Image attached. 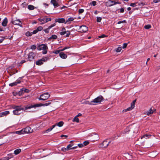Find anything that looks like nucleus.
<instances>
[{
	"instance_id": "obj_1",
	"label": "nucleus",
	"mask_w": 160,
	"mask_h": 160,
	"mask_svg": "<svg viewBox=\"0 0 160 160\" xmlns=\"http://www.w3.org/2000/svg\"><path fill=\"white\" fill-rule=\"evenodd\" d=\"M26 107H25L24 108H22L21 106H15L12 108L14 109L13 111V113L15 115H19L21 113L22 111L26 110L25 109V108Z\"/></svg>"
},
{
	"instance_id": "obj_2",
	"label": "nucleus",
	"mask_w": 160,
	"mask_h": 160,
	"mask_svg": "<svg viewBox=\"0 0 160 160\" xmlns=\"http://www.w3.org/2000/svg\"><path fill=\"white\" fill-rule=\"evenodd\" d=\"M50 102H48L44 104H37L35 105H28L25 108V109H30L32 108H35L37 107H40L42 106H46L49 105L50 104Z\"/></svg>"
},
{
	"instance_id": "obj_3",
	"label": "nucleus",
	"mask_w": 160,
	"mask_h": 160,
	"mask_svg": "<svg viewBox=\"0 0 160 160\" xmlns=\"http://www.w3.org/2000/svg\"><path fill=\"white\" fill-rule=\"evenodd\" d=\"M104 100V99L102 96L100 95L92 101L91 103H92L93 105L99 104L103 101Z\"/></svg>"
},
{
	"instance_id": "obj_4",
	"label": "nucleus",
	"mask_w": 160,
	"mask_h": 160,
	"mask_svg": "<svg viewBox=\"0 0 160 160\" xmlns=\"http://www.w3.org/2000/svg\"><path fill=\"white\" fill-rule=\"evenodd\" d=\"M50 97V95L48 92H46L42 94L40 96L39 100H45L48 99Z\"/></svg>"
},
{
	"instance_id": "obj_5",
	"label": "nucleus",
	"mask_w": 160,
	"mask_h": 160,
	"mask_svg": "<svg viewBox=\"0 0 160 160\" xmlns=\"http://www.w3.org/2000/svg\"><path fill=\"white\" fill-rule=\"evenodd\" d=\"M38 48L40 50H43L42 53L46 54L47 52V50L48 49V47L45 44H42L39 46Z\"/></svg>"
},
{
	"instance_id": "obj_6",
	"label": "nucleus",
	"mask_w": 160,
	"mask_h": 160,
	"mask_svg": "<svg viewBox=\"0 0 160 160\" xmlns=\"http://www.w3.org/2000/svg\"><path fill=\"white\" fill-rule=\"evenodd\" d=\"M11 23L15 25H17L20 26L21 27H22V23L19 19H17L15 20H12L11 21Z\"/></svg>"
},
{
	"instance_id": "obj_7",
	"label": "nucleus",
	"mask_w": 160,
	"mask_h": 160,
	"mask_svg": "<svg viewBox=\"0 0 160 160\" xmlns=\"http://www.w3.org/2000/svg\"><path fill=\"white\" fill-rule=\"evenodd\" d=\"M48 58H42L41 59L38 60L36 62V65H40L43 63V62L47 61Z\"/></svg>"
},
{
	"instance_id": "obj_8",
	"label": "nucleus",
	"mask_w": 160,
	"mask_h": 160,
	"mask_svg": "<svg viewBox=\"0 0 160 160\" xmlns=\"http://www.w3.org/2000/svg\"><path fill=\"white\" fill-rule=\"evenodd\" d=\"M155 111L156 110L155 109H152V108H151L148 111L145 112L144 114L148 116H150L153 113H154Z\"/></svg>"
},
{
	"instance_id": "obj_9",
	"label": "nucleus",
	"mask_w": 160,
	"mask_h": 160,
	"mask_svg": "<svg viewBox=\"0 0 160 160\" xmlns=\"http://www.w3.org/2000/svg\"><path fill=\"white\" fill-rule=\"evenodd\" d=\"M21 78H19L18 79H17L14 82L10 83L9 84V85L11 87L16 86L17 84L21 82Z\"/></svg>"
},
{
	"instance_id": "obj_10",
	"label": "nucleus",
	"mask_w": 160,
	"mask_h": 160,
	"mask_svg": "<svg viewBox=\"0 0 160 160\" xmlns=\"http://www.w3.org/2000/svg\"><path fill=\"white\" fill-rule=\"evenodd\" d=\"M110 142V141H108V140H105L101 144V146L104 148H106L108 146Z\"/></svg>"
},
{
	"instance_id": "obj_11",
	"label": "nucleus",
	"mask_w": 160,
	"mask_h": 160,
	"mask_svg": "<svg viewBox=\"0 0 160 160\" xmlns=\"http://www.w3.org/2000/svg\"><path fill=\"white\" fill-rule=\"evenodd\" d=\"M35 55V54L33 52H31L29 53L28 57L29 60L30 61H32L34 59V58Z\"/></svg>"
},
{
	"instance_id": "obj_12",
	"label": "nucleus",
	"mask_w": 160,
	"mask_h": 160,
	"mask_svg": "<svg viewBox=\"0 0 160 160\" xmlns=\"http://www.w3.org/2000/svg\"><path fill=\"white\" fill-rule=\"evenodd\" d=\"M24 133H31L32 132L33 130L30 127H27L23 129Z\"/></svg>"
},
{
	"instance_id": "obj_13",
	"label": "nucleus",
	"mask_w": 160,
	"mask_h": 160,
	"mask_svg": "<svg viewBox=\"0 0 160 160\" xmlns=\"http://www.w3.org/2000/svg\"><path fill=\"white\" fill-rule=\"evenodd\" d=\"M114 1L111 0H108V1L106 2V5L107 7H111L114 5Z\"/></svg>"
},
{
	"instance_id": "obj_14",
	"label": "nucleus",
	"mask_w": 160,
	"mask_h": 160,
	"mask_svg": "<svg viewBox=\"0 0 160 160\" xmlns=\"http://www.w3.org/2000/svg\"><path fill=\"white\" fill-rule=\"evenodd\" d=\"M56 22H58L59 23H65V20L64 18H58L55 19Z\"/></svg>"
},
{
	"instance_id": "obj_15",
	"label": "nucleus",
	"mask_w": 160,
	"mask_h": 160,
	"mask_svg": "<svg viewBox=\"0 0 160 160\" xmlns=\"http://www.w3.org/2000/svg\"><path fill=\"white\" fill-rule=\"evenodd\" d=\"M80 29L81 31L85 32L88 30V28L85 25H82L80 27Z\"/></svg>"
},
{
	"instance_id": "obj_16",
	"label": "nucleus",
	"mask_w": 160,
	"mask_h": 160,
	"mask_svg": "<svg viewBox=\"0 0 160 160\" xmlns=\"http://www.w3.org/2000/svg\"><path fill=\"white\" fill-rule=\"evenodd\" d=\"M74 19L75 18L73 17L69 18L65 21V24H70L72 21L74 20Z\"/></svg>"
},
{
	"instance_id": "obj_17",
	"label": "nucleus",
	"mask_w": 160,
	"mask_h": 160,
	"mask_svg": "<svg viewBox=\"0 0 160 160\" xmlns=\"http://www.w3.org/2000/svg\"><path fill=\"white\" fill-rule=\"evenodd\" d=\"M29 92V90L25 88H22L20 89V91L19 92V94H23L24 92Z\"/></svg>"
},
{
	"instance_id": "obj_18",
	"label": "nucleus",
	"mask_w": 160,
	"mask_h": 160,
	"mask_svg": "<svg viewBox=\"0 0 160 160\" xmlns=\"http://www.w3.org/2000/svg\"><path fill=\"white\" fill-rule=\"evenodd\" d=\"M50 2L53 5L55 8L59 6L58 4L55 0H51Z\"/></svg>"
},
{
	"instance_id": "obj_19",
	"label": "nucleus",
	"mask_w": 160,
	"mask_h": 160,
	"mask_svg": "<svg viewBox=\"0 0 160 160\" xmlns=\"http://www.w3.org/2000/svg\"><path fill=\"white\" fill-rule=\"evenodd\" d=\"M60 57L62 59H66L67 58V55L63 52L59 53Z\"/></svg>"
},
{
	"instance_id": "obj_20",
	"label": "nucleus",
	"mask_w": 160,
	"mask_h": 160,
	"mask_svg": "<svg viewBox=\"0 0 160 160\" xmlns=\"http://www.w3.org/2000/svg\"><path fill=\"white\" fill-rule=\"evenodd\" d=\"M8 23V20L6 18H5L3 20V22H2V25L4 27H5L7 26Z\"/></svg>"
},
{
	"instance_id": "obj_21",
	"label": "nucleus",
	"mask_w": 160,
	"mask_h": 160,
	"mask_svg": "<svg viewBox=\"0 0 160 160\" xmlns=\"http://www.w3.org/2000/svg\"><path fill=\"white\" fill-rule=\"evenodd\" d=\"M134 107H133V105H131L130 107H129L128 108L126 109H125L123 110V112H126L127 111H130L132 110L133 108H134Z\"/></svg>"
},
{
	"instance_id": "obj_22",
	"label": "nucleus",
	"mask_w": 160,
	"mask_h": 160,
	"mask_svg": "<svg viewBox=\"0 0 160 160\" xmlns=\"http://www.w3.org/2000/svg\"><path fill=\"white\" fill-rule=\"evenodd\" d=\"M9 113V112L8 111H6L5 112H1V114L2 117L4 116L5 115L8 114Z\"/></svg>"
},
{
	"instance_id": "obj_23",
	"label": "nucleus",
	"mask_w": 160,
	"mask_h": 160,
	"mask_svg": "<svg viewBox=\"0 0 160 160\" xmlns=\"http://www.w3.org/2000/svg\"><path fill=\"white\" fill-rule=\"evenodd\" d=\"M57 38V36L55 35H52L50 37L48 38V40L55 39Z\"/></svg>"
},
{
	"instance_id": "obj_24",
	"label": "nucleus",
	"mask_w": 160,
	"mask_h": 160,
	"mask_svg": "<svg viewBox=\"0 0 160 160\" xmlns=\"http://www.w3.org/2000/svg\"><path fill=\"white\" fill-rule=\"evenodd\" d=\"M94 140L97 141L99 139V137L98 135L97 134H95L93 136Z\"/></svg>"
},
{
	"instance_id": "obj_25",
	"label": "nucleus",
	"mask_w": 160,
	"mask_h": 160,
	"mask_svg": "<svg viewBox=\"0 0 160 160\" xmlns=\"http://www.w3.org/2000/svg\"><path fill=\"white\" fill-rule=\"evenodd\" d=\"M24 132L23 131V129H22L20 131H17L15 132V133L16 134H18L19 135H20V134H23L24 133Z\"/></svg>"
},
{
	"instance_id": "obj_26",
	"label": "nucleus",
	"mask_w": 160,
	"mask_h": 160,
	"mask_svg": "<svg viewBox=\"0 0 160 160\" xmlns=\"http://www.w3.org/2000/svg\"><path fill=\"white\" fill-rule=\"evenodd\" d=\"M84 102H82V103H84L86 104H89V105H93L92 103H91V101L90 102L89 101H85V100H84Z\"/></svg>"
},
{
	"instance_id": "obj_27",
	"label": "nucleus",
	"mask_w": 160,
	"mask_h": 160,
	"mask_svg": "<svg viewBox=\"0 0 160 160\" xmlns=\"http://www.w3.org/2000/svg\"><path fill=\"white\" fill-rule=\"evenodd\" d=\"M21 149H18L14 151V153L15 155H17L21 152Z\"/></svg>"
},
{
	"instance_id": "obj_28",
	"label": "nucleus",
	"mask_w": 160,
	"mask_h": 160,
	"mask_svg": "<svg viewBox=\"0 0 160 160\" xmlns=\"http://www.w3.org/2000/svg\"><path fill=\"white\" fill-rule=\"evenodd\" d=\"M63 124L64 123L62 121H60L56 124H57V126H58L59 127H61L63 125Z\"/></svg>"
},
{
	"instance_id": "obj_29",
	"label": "nucleus",
	"mask_w": 160,
	"mask_h": 160,
	"mask_svg": "<svg viewBox=\"0 0 160 160\" xmlns=\"http://www.w3.org/2000/svg\"><path fill=\"white\" fill-rule=\"evenodd\" d=\"M35 8L34 6L29 5L28 6V9L30 10H33Z\"/></svg>"
},
{
	"instance_id": "obj_30",
	"label": "nucleus",
	"mask_w": 160,
	"mask_h": 160,
	"mask_svg": "<svg viewBox=\"0 0 160 160\" xmlns=\"http://www.w3.org/2000/svg\"><path fill=\"white\" fill-rule=\"evenodd\" d=\"M44 19L45 20V22H43L42 23H45L48 21H50L51 20V18H44Z\"/></svg>"
},
{
	"instance_id": "obj_31",
	"label": "nucleus",
	"mask_w": 160,
	"mask_h": 160,
	"mask_svg": "<svg viewBox=\"0 0 160 160\" xmlns=\"http://www.w3.org/2000/svg\"><path fill=\"white\" fill-rule=\"evenodd\" d=\"M151 135H149L148 134H146L144 135H143L142 137V138H145V139H147L149 138V137L151 136Z\"/></svg>"
},
{
	"instance_id": "obj_32",
	"label": "nucleus",
	"mask_w": 160,
	"mask_h": 160,
	"mask_svg": "<svg viewBox=\"0 0 160 160\" xmlns=\"http://www.w3.org/2000/svg\"><path fill=\"white\" fill-rule=\"evenodd\" d=\"M89 4L91 6H95L97 4V2L95 1H92Z\"/></svg>"
},
{
	"instance_id": "obj_33",
	"label": "nucleus",
	"mask_w": 160,
	"mask_h": 160,
	"mask_svg": "<svg viewBox=\"0 0 160 160\" xmlns=\"http://www.w3.org/2000/svg\"><path fill=\"white\" fill-rule=\"evenodd\" d=\"M73 146V144H69L66 147L67 148V149H68V150H69L70 149H71V147H72Z\"/></svg>"
},
{
	"instance_id": "obj_34",
	"label": "nucleus",
	"mask_w": 160,
	"mask_h": 160,
	"mask_svg": "<svg viewBox=\"0 0 160 160\" xmlns=\"http://www.w3.org/2000/svg\"><path fill=\"white\" fill-rule=\"evenodd\" d=\"M32 34V33L31 32H27L26 33L25 35L27 36H31Z\"/></svg>"
},
{
	"instance_id": "obj_35",
	"label": "nucleus",
	"mask_w": 160,
	"mask_h": 160,
	"mask_svg": "<svg viewBox=\"0 0 160 160\" xmlns=\"http://www.w3.org/2000/svg\"><path fill=\"white\" fill-rule=\"evenodd\" d=\"M73 122H79V119L77 117L75 116L74 118V119H73Z\"/></svg>"
},
{
	"instance_id": "obj_36",
	"label": "nucleus",
	"mask_w": 160,
	"mask_h": 160,
	"mask_svg": "<svg viewBox=\"0 0 160 160\" xmlns=\"http://www.w3.org/2000/svg\"><path fill=\"white\" fill-rule=\"evenodd\" d=\"M52 130V128H49L46 131H43V133H48L51 131Z\"/></svg>"
},
{
	"instance_id": "obj_37",
	"label": "nucleus",
	"mask_w": 160,
	"mask_h": 160,
	"mask_svg": "<svg viewBox=\"0 0 160 160\" xmlns=\"http://www.w3.org/2000/svg\"><path fill=\"white\" fill-rule=\"evenodd\" d=\"M151 26L150 25L148 24L144 26V28L146 29H148L151 28Z\"/></svg>"
},
{
	"instance_id": "obj_38",
	"label": "nucleus",
	"mask_w": 160,
	"mask_h": 160,
	"mask_svg": "<svg viewBox=\"0 0 160 160\" xmlns=\"http://www.w3.org/2000/svg\"><path fill=\"white\" fill-rule=\"evenodd\" d=\"M102 20V18L100 17H97V21L98 22H100Z\"/></svg>"
},
{
	"instance_id": "obj_39",
	"label": "nucleus",
	"mask_w": 160,
	"mask_h": 160,
	"mask_svg": "<svg viewBox=\"0 0 160 160\" xmlns=\"http://www.w3.org/2000/svg\"><path fill=\"white\" fill-rule=\"evenodd\" d=\"M38 20L41 22L42 24H43L44 23H42L43 22H45V20L44 19V18L43 19L42 18H38Z\"/></svg>"
},
{
	"instance_id": "obj_40",
	"label": "nucleus",
	"mask_w": 160,
	"mask_h": 160,
	"mask_svg": "<svg viewBox=\"0 0 160 160\" xmlns=\"http://www.w3.org/2000/svg\"><path fill=\"white\" fill-rule=\"evenodd\" d=\"M122 50L121 48L120 47H118L116 49V51L117 52H120Z\"/></svg>"
},
{
	"instance_id": "obj_41",
	"label": "nucleus",
	"mask_w": 160,
	"mask_h": 160,
	"mask_svg": "<svg viewBox=\"0 0 160 160\" xmlns=\"http://www.w3.org/2000/svg\"><path fill=\"white\" fill-rule=\"evenodd\" d=\"M36 47L35 45H32L31 46L30 48L32 50H35L36 49Z\"/></svg>"
},
{
	"instance_id": "obj_42",
	"label": "nucleus",
	"mask_w": 160,
	"mask_h": 160,
	"mask_svg": "<svg viewBox=\"0 0 160 160\" xmlns=\"http://www.w3.org/2000/svg\"><path fill=\"white\" fill-rule=\"evenodd\" d=\"M84 11V9H80L78 10V12L79 13L81 14Z\"/></svg>"
},
{
	"instance_id": "obj_43",
	"label": "nucleus",
	"mask_w": 160,
	"mask_h": 160,
	"mask_svg": "<svg viewBox=\"0 0 160 160\" xmlns=\"http://www.w3.org/2000/svg\"><path fill=\"white\" fill-rule=\"evenodd\" d=\"M61 149L62 151H63L64 152H65L67 151H68V149H67V148H62Z\"/></svg>"
},
{
	"instance_id": "obj_44",
	"label": "nucleus",
	"mask_w": 160,
	"mask_h": 160,
	"mask_svg": "<svg viewBox=\"0 0 160 160\" xmlns=\"http://www.w3.org/2000/svg\"><path fill=\"white\" fill-rule=\"evenodd\" d=\"M42 29L43 28L42 27L39 26L37 28V30H38V32L41 31Z\"/></svg>"
},
{
	"instance_id": "obj_45",
	"label": "nucleus",
	"mask_w": 160,
	"mask_h": 160,
	"mask_svg": "<svg viewBox=\"0 0 160 160\" xmlns=\"http://www.w3.org/2000/svg\"><path fill=\"white\" fill-rule=\"evenodd\" d=\"M56 25V24L55 23H53L52 25H51L50 26H49L48 27V28H49V29H50L52 28L53 27H54V26H55Z\"/></svg>"
},
{
	"instance_id": "obj_46",
	"label": "nucleus",
	"mask_w": 160,
	"mask_h": 160,
	"mask_svg": "<svg viewBox=\"0 0 160 160\" xmlns=\"http://www.w3.org/2000/svg\"><path fill=\"white\" fill-rule=\"evenodd\" d=\"M66 33V32L62 31L60 32V34L61 35H63Z\"/></svg>"
},
{
	"instance_id": "obj_47",
	"label": "nucleus",
	"mask_w": 160,
	"mask_h": 160,
	"mask_svg": "<svg viewBox=\"0 0 160 160\" xmlns=\"http://www.w3.org/2000/svg\"><path fill=\"white\" fill-rule=\"evenodd\" d=\"M89 142L87 141H85L83 143V144L84 146H86L89 144Z\"/></svg>"
},
{
	"instance_id": "obj_48",
	"label": "nucleus",
	"mask_w": 160,
	"mask_h": 160,
	"mask_svg": "<svg viewBox=\"0 0 160 160\" xmlns=\"http://www.w3.org/2000/svg\"><path fill=\"white\" fill-rule=\"evenodd\" d=\"M50 29L48 28L44 30V31L46 33H48L49 32Z\"/></svg>"
},
{
	"instance_id": "obj_49",
	"label": "nucleus",
	"mask_w": 160,
	"mask_h": 160,
	"mask_svg": "<svg viewBox=\"0 0 160 160\" xmlns=\"http://www.w3.org/2000/svg\"><path fill=\"white\" fill-rule=\"evenodd\" d=\"M127 43H124L122 45V48H124L126 47L127 46Z\"/></svg>"
},
{
	"instance_id": "obj_50",
	"label": "nucleus",
	"mask_w": 160,
	"mask_h": 160,
	"mask_svg": "<svg viewBox=\"0 0 160 160\" xmlns=\"http://www.w3.org/2000/svg\"><path fill=\"white\" fill-rule=\"evenodd\" d=\"M124 22H126V21L125 20H123V21H119L118 22V24H120L121 23H124Z\"/></svg>"
},
{
	"instance_id": "obj_51",
	"label": "nucleus",
	"mask_w": 160,
	"mask_h": 160,
	"mask_svg": "<svg viewBox=\"0 0 160 160\" xmlns=\"http://www.w3.org/2000/svg\"><path fill=\"white\" fill-rule=\"evenodd\" d=\"M70 48V47H65L64 48H63L61 50V51H64V50H65V49H68V48Z\"/></svg>"
},
{
	"instance_id": "obj_52",
	"label": "nucleus",
	"mask_w": 160,
	"mask_h": 160,
	"mask_svg": "<svg viewBox=\"0 0 160 160\" xmlns=\"http://www.w3.org/2000/svg\"><path fill=\"white\" fill-rule=\"evenodd\" d=\"M130 6L132 7H134L136 6V3H131L130 4Z\"/></svg>"
},
{
	"instance_id": "obj_53",
	"label": "nucleus",
	"mask_w": 160,
	"mask_h": 160,
	"mask_svg": "<svg viewBox=\"0 0 160 160\" xmlns=\"http://www.w3.org/2000/svg\"><path fill=\"white\" fill-rule=\"evenodd\" d=\"M38 32V30L37 29H36L35 30H34L33 32H32V34H35L37 33Z\"/></svg>"
},
{
	"instance_id": "obj_54",
	"label": "nucleus",
	"mask_w": 160,
	"mask_h": 160,
	"mask_svg": "<svg viewBox=\"0 0 160 160\" xmlns=\"http://www.w3.org/2000/svg\"><path fill=\"white\" fill-rule=\"evenodd\" d=\"M136 102V100H134L133 101V102L131 103V105H133V107H135V102Z\"/></svg>"
},
{
	"instance_id": "obj_55",
	"label": "nucleus",
	"mask_w": 160,
	"mask_h": 160,
	"mask_svg": "<svg viewBox=\"0 0 160 160\" xmlns=\"http://www.w3.org/2000/svg\"><path fill=\"white\" fill-rule=\"evenodd\" d=\"M61 51V50H57L54 52V53L56 54H58Z\"/></svg>"
},
{
	"instance_id": "obj_56",
	"label": "nucleus",
	"mask_w": 160,
	"mask_h": 160,
	"mask_svg": "<svg viewBox=\"0 0 160 160\" xmlns=\"http://www.w3.org/2000/svg\"><path fill=\"white\" fill-rule=\"evenodd\" d=\"M106 36L104 35V34H102L101 35H100V36H99L98 37V38H104L105 37H106Z\"/></svg>"
},
{
	"instance_id": "obj_57",
	"label": "nucleus",
	"mask_w": 160,
	"mask_h": 160,
	"mask_svg": "<svg viewBox=\"0 0 160 160\" xmlns=\"http://www.w3.org/2000/svg\"><path fill=\"white\" fill-rule=\"evenodd\" d=\"M78 146L80 148L82 147L84 145L83 144H79L78 145Z\"/></svg>"
},
{
	"instance_id": "obj_58",
	"label": "nucleus",
	"mask_w": 160,
	"mask_h": 160,
	"mask_svg": "<svg viewBox=\"0 0 160 160\" xmlns=\"http://www.w3.org/2000/svg\"><path fill=\"white\" fill-rule=\"evenodd\" d=\"M67 32H68V33H67V34H66V37H68L70 34V32L69 31H67Z\"/></svg>"
},
{
	"instance_id": "obj_59",
	"label": "nucleus",
	"mask_w": 160,
	"mask_h": 160,
	"mask_svg": "<svg viewBox=\"0 0 160 160\" xmlns=\"http://www.w3.org/2000/svg\"><path fill=\"white\" fill-rule=\"evenodd\" d=\"M124 12V8H121L120 9V12L122 13V12Z\"/></svg>"
},
{
	"instance_id": "obj_60",
	"label": "nucleus",
	"mask_w": 160,
	"mask_h": 160,
	"mask_svg": "<svg viewBox=\"0 0 160 160\" xmlns=\"http://www.w3.org/2000/svg\"><path fill=\"white\" fill-rule=\"evenodd\" d=\"M160 1V0H153V2L154 3H157L158 2Z\"/></svg>"
},
{
	"instance_id": "obj_61",
	"label": "nucleus",
	"mask_w": 160,
	"mask_h": 160,
	"mask_svg": "<svg viewBox=\"0 0 160 160\" xmlns=\"http://www.w3.org/2000/svg\"><path fill=\"white\" fill-rule=\"evenodd\" d=\"M114 5H115L116 4H120L121 3L119 2H116L114 1Z\"/></svg>"
},
{
	"instance_id": "obj_62",
	"label": "nucleus",
	"mask_w": 160,
	"mask_h": 160,
	"mask_svg": "<svg viewBox=\"0 0 160 160\" xmlns=\"http://www.w3.org/2000/svg\"><path fill=\"white\" fill-rule=\"evenodd\" d=\"M57 126V124H54L52 126V127L51 128H52V129L54 128V127L56 126Z\"/></svg>"
},
{
	"instance_id": "obj_63",
	"label": "nucleus",
	"mask_w": 160,
	"mask_h": 160,
	"mask_svg": "<svg viewBox=\"0 0 160 160\" xmlns=\"http://www.w3.org/2000/svg\"><path fill=\"white\" fill-rule=\"evenodd\" d=\"M65 137L66 138H67V137H68V136L67 135H62L61 136V137L62 138L63 137Z\"/></svg>"
},
{
	"instance_id": "obj_64",
	"label": "nucleus",
	"mask_w": 160,
	"mask_h": 160,
	"mask_svg": "<svg viewBox=\"0 0 160 160\" xmlns=\"http://www.w3.org/2000/svg\"><path fill=\"white\" fill-rule=\"evenodd\" d=\"M4 38H2L1 39H0V43H1L4 40Z\"/></svg>"
}]
</instances>
